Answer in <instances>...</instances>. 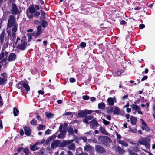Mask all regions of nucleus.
<instances>
[{
	"mask_svg": "<svg viewBox=\"0 0 155 155\" xmlns=\"http://www.w3.org/2000/svg\"><path fill=\"white\" fill-rule=\"evenodd\" d=\"M15 38V32H12V37L10 38V39L12 40H14Z\"/></svg>",
	"mask_w": 155,
	"mask_h": 155,
	"instance_id": "obj_41",
	"label": "nucleus"
},
{
	"mask_svg": "<svg viewBox=\"0 0 155 155\" xmlns=\"http://www.w3.org/2000/svg\"><path fill=\"white\" fill-rule=\"evenodd\" d=\"M114 113L115 114H118L120 113L119 109L117 107H115L114 109Z\"/></svg>",
	"mask_w": 155,
	"mask_h": 155,
	"instance_id": "obj_30",
	"label": "nucleus"
},
{
	"mask_svg": "<svg viewBox=\"0 0 155 155\" xmlns=\"http://www.w3.org/2000/svg\"><path fill=\"white\" fill-rule=\"evenodd\" d=\"M12 14H19L20 12L18 11L17 6L15 3L12 4Z\"/></svg>",
	"mask_w": 155,
	"mask_h": 155,
	"instance_id": "obj_6",
	"label": "nucleus"
},
{
	"mask_svg": "<svg viewBox=\"0 0 155 155\" xmlns=\"http://www.w3.org/2000/svg\"><path fill=\"white\" fill-rule=\"evenodd\" d=\"M83 98L85 100H88L89 99V97L88 96L84 95L83 96Z\"/></svg>",
	"mask_w": 155,
	"mask_h": 155,
	"instance_id": "obj_50",
	"label": "nucleus"
},
{
	"mask_svg": "<svg viewBox=\"0 0 155 155\" xmlns=\"http://www.w3.org/2000/svg\"><path fill=\"white\" fill-rule=\"evenodd\" d=\"M23 152L26 155H28L29 152V149L27 148H25L23 150Z\"/></svg>",
	"mask_w": 155,
	"mask_h": 155,
	"instance_id": "obj_40",
	"label": "nucleus"
},
{
	"mask_svg": "<svg viewBox=\"0 0 155 155\" xmlns=\"http://www.w3.org/2000/svg\"><path fill=\"white\" fill-rule=\"evenodd\" d=\"M67 126L68 124H67L65 123L64 124L63 128V131L66 132Z\"/></svg>",
	"mask_w": 155,
	"mask_h": 155,
	"instance_id": "obj_43",
	"label": "nucleus"
},
{
	"mask_svg": "<svg viewBox=\"0 0 155 155\" xmlns=\"http://www.w3.org/2000/svg\"><path fill=\"white\" fill-rule=\"evenodd\" d=\"M59 130L60 132L63 131V125L61 124L60 126L59 127Z\"/></svg>",
	"mask_w": 155,
	"mask_h": 155,
	"instance_id": "obj_57",
	"label": "nucleus"
},
{
	"mask_svg": "<svg viewBox=\"0 0 155 155\" xmlns=\"http://www.w3.org/2000/svg\"><path fill=\"white\" fill-rule=\"evenodd\" d=\"M98 107L99 109H103L105 107V104L103 102H101L98 104Z\"/></svg>",
	"mask_w": 155,
	"mask_h": 155,
	"instance_id": "obj_16",
	"label": "nucleus"
},
{
	"mask_svg": "<svg viewBox=\"0 0 155 155\" xmlns=\"http://www.w3.org/2000/svg\"><path fill=\"white\" fill-rule=\"evenodd\" d=\"M84 111L85 115L87 114H90L92 112V111L91 110H85Z\"/></svg>",
	"mask_w": 155,
	"mask_h": 155,
	"instance_id": "obj_42",
	"label": "nucleus"
},
{
	"mask_svg": "<svg viewBox=\"0 0 155 155\" xmlns=\"http://www.w3.org/2000/svg\"><path fill=\"white\" fill-rule=\"evenodd\" d=\"M60 134L58 136V137L59 138L63 139L66 137V132L63 131L60 132Z\"/></svg>",
	"mask_w": 155,
	"mask_h": 155,
	"instance_id": "obj_13",
	"label": "nucleus"
},
{
	"mask_svg": "<svg viewBox=\"0 0 155 155\" xmlns=\"http://www.w3.org/2000/svg\"><path fill=\"white\" fill-rule=\"evenodd\" d=\"M118 152H119L120 153H123L124 152V150H123L120 147L118 146Z\"/></svg>",
	"mask_w": 155,
	"mask_h": 155,
	"instance_id": "obj_37",
	"label": "nucleus"
},
{
	"mask_svg": "<svg viewBox=\"0 0 155 155\" xmlns=\"http://www.w3.org/2000/svg\"><path fill=\"white\" fill-rule=\"evenodd\" d=\"M88 120H91L93 118V117L91 115H89L85 117Z\"/></svg>",
	"mask_w": 155,
	"mask_h": 155,
	"instance_id": "obj_47",
	"label": "nucleus"
},
{
	"mask_svg": "<svg viewBox=\"0 0 155 155\" xmlns=\"http://www.w3.org/2000/svg\"><path fill=\"white\" fill-rule=\"evenodd\" d=\"M25 134L27 136H29L31 134V130L29 127L25 126L24 127Z\"/></svg>",
	"mask_w": 155,
	"mask_h": 155,
	"instance_id": "obj_10",
	"label": "nucleus"
},
{
	"mask_svg": "<svg viewBox=\"0 0 155 155\" xmlns=\"http://www.w3.org/2000/svg\"><path fill=\"white\" fill-rule=\"evenodd\" d=\"M92 149V147L89 145H86L84 147V150L86 151H91Z\"/></svg>",
	"mask_w": 155,
	"mask_h": 155,
	"instance_id": "obj_19",
	"label": "nucleus"
},
{
	"mask_svg": "<svg viewBox=\"0 0 155 155\" xmlns=\"http://www.w3.org/2000/svg\"><path fill=\"white\" fill-rule=\"evenodd\" d=\"M130 107L132 108L133 109L135 110V111H137V110H140V108L139 106L137 105L134 104H132L130 105Z\"/></svg>",
	"mask_w": 155,
	"mask_h": 155,
	"instance_id": "obj_17",
	"label": "nucleus"
},
{
	"mask_svg": "<svg viewBox=\"0 0 155 155\" xmlns=\"http://www.w3.org/2000/svg\"><path fill=\"white\" fill-rule=\"evenodd\" d=\"M28 38V41H29L32 38L31 35L30 34H26L25 36H23V39L24 40H27L26 38Z\"/></svg>",
	"mask_w": 155,
	"mask_h": 155,
	"instance_id": "obj_15",
	"label": "nucleus"
},
{
	"mask_svg": "<svg viewBox=\"0 0 155 155\" xmlns=\"http://www.w3.org/2000/svg\"><path fill=\"white\" fill-rule=\"evenodd\" d=\"M69 81L71 82H74L75 81V79L73 78H70L69 79Z\"/></svg>",
	"mask_w": 155,
	"mask_h": 155,
	"instance_id": "obj_58",
	"label": "nucleus"
},
{
	"mask_svg": "<svg viewBox=\"0 0 155 155\" xmlns=\"http://www.w3.org/2000/svg\"><path fill=\"white\" fill-rule=\"evenodd\" d=\"M67 153L68 155H74V154L72 152L69 150L67 152Z\"/></svg>",
	"mask_w": 155,
	"mask_h": 155,
	"instance_id": "obj_59",
	"label": "nucleus"
},
{
	"mask_svg": "<svg viewBox=\"0 0 155 155\" xmlns=\"http://www.w3.org/2000/svg\"><path fill=\"white\" fill-rule=\"evenodd\" d=\"M17 24L15 18L12 15H11L8 21V27L11 28Z\"/></svg>",
	"mask_w": 155,
	"mask_h": 155,
	"instance_id": "obj_2",
	"label": "nucleus"
},
{
	"mask_svg": "<svg viewBox=\"0 0 155 155\" xmlns=\"http://www.w3.org/2000/svg\"><path fill=\"white\" fill-rule=\"evenodd\" d=\"M37 36H38L41 33L42 28L40 25H38L37 27Z\"/></svg>",
	"mask_w": 155,
	"mask_h": 155,
	"instance_id": "obj_22",
	"label": "nucleus"
},
{
	"mask_svg": "<svg viewBox=\"0 0 155 155\" xmlns=\"http://www.w3.org/2000/svg\"><path fill=\"white\" fill-rule=\"evenodd\" d=\"M50 130L49 129H48L45 131V134H50Z\"/></svg>",
	"mask_w": 155,
	"mask_h": 155,
	"instance_id": "obj_64",
	"label": "nucleus"
},
{
	"mask_svg": "<svg viewBox=\"0 0 155 155\" xmlns=\"http://www.w3.org/2000/svg\"><path fill=\"white\" fill-rule=\"evenodd\" d=\"M88 119L86 118V117H85L84 118L83 120V122L86 123V124H89V123L88 122Z\"/></svg>",
	"mask_w": 155,
	"mask_h": 155,
	"instance_id": "obj_49",
	"label": "nucleus"
},
{
	"mask_svg": "<svg viewBox=\"0 0 155 155\" xmlns=\"http://www.w3.org/2000/svg\"><path fill=\"white\" fill-rule=\"evenodd\" d=\"M16 58V56L15 54L13 53L9 55L8 58V60L9 61H12L15 59Z\"/></svg>",
	"mask_w": 155,
	"mask_h": 155,
	"instance_id": "obj_12",
	"label": "nucleus"
},
{
	"mask_svg": "<svg viewBox=\"0 0 155 155\" xmlns=\"http://www.w3.org/2000/svg\"><path fill=\"white\" fill-rule=\"evenodd\" d=\"M5 31H3L1 34L0 36V39L2 43H3L4 42V39Z\"/></svg>",
	"mask_w": 155,
	"mask_h": 155,
	"instance_id": "obj_23",
	"label": "nucleus"
},
{
	"mask_svg": "<svg viewBox=\"0 0 155 155\" xmlns=\"http://www.w3.org/2000/svg\"><path fill=\"white\" fill-rule=\"evenodd\" d=\"M68 148L71 150L74 149L75 147V145L74 143H71L68 146Z\"/></svg>",
	"mask_w": 155,
	"mask_h": 155,
	"instance_id": "obj_28",
	"label": "nucleus"
},
{
	"mask_svg": "<svg viewBox=\"0 0 155 155\" xmlns=\"http://www.w3.org/2000/svg\"><path fill=\"white\" fill-rule=\"evenodd\" d=\"M13 113L14 116H18L19 114L18 110L15 107H14L13 108Z\"/></svg>",
	"mask_w": 155,
	"mask_h": 155,
	"instance_id": "obj_25",
	"label": "nucleus"
},
{
	"mask_svg": "<svg viewBox=\"0 0 155 155\" xmlns=\"http://www.w3.org/2000/svg\"><path fill=\"white\" fill-rule=\"evenodd\" d=\"M147 78V76H144L141 79V81H143L145 80H146Z\"/></svg>",
	"mask_w": 155,
	"mask_h": 155,
	"instance_id": "obj_61",
	"label": "nucleus"
},
{
	"mask_svg": "<svg viewBox=\"0 0 155 155\" xmlns=\"http://www.w3.org/2000/svg\"><path fill=\"white\" fill-rule=\"evenodd\" d=\"M96 151L99 153H102L104 152V150L101 146L96 145L95 146Z\"/></svg>",
	"mask_w": 155,
	"mask_h": 155,
	"instance_id": "obj_8",
	"label": "nucleus"
},
{
	"mask_svg": "<svg viewBox=\"0 0 155 155\" xmlns=\"http://www.w3.org/2000/svg\"><path fill=\"white\" fill-rule=\"evenodd\" d=\"M41 25L43 27H45L47 26V22L45 20H43L42 21Z\"/></svg>",
	"mask_w": 155,
	"mask_h": 155,
	"instance_id": "obj_32",
	"label": "nucleus"
},
{
	"mask_svg": "<svg viewBox=\"0 0 155 155\" xmlns=\"http://www.w3.org/2000/svg\"><path fill=\"white\" fill-rule=\"evenodd\" d=\"M141 129L143 130H146V131H147L149 130L148 126L147 124L142 126L141 127Z\"/></svg>",
	"mask_w": 155,
	"mask_h": 155,
	"instance_id": "obj_33",
	"label": "nucleus"
},
{
	"mask_svg": "<svg viewBox=\"0 0 155 155\" xmlns=\"http://www.w3.org/2000/svg\"><path fill=\"white\" fill-rule=\"evenodd\" d=\"M41 14L40 16V19H43L45 17V12L43 11H41Z\"/></svg>",
	"mask_w": 155,
	"mask_h": 155,
	"instance_id": "obj_35",
	"label": "nucleus"
},
{
	"mask_svg": "<svg viewBox=\"0 0 155 155\" xmlns=\"http://www.w3.org/2000/svg\"><path fill=\"white\" fill-rule=\"evenodd\" d=\"M1 76H2L3 79H5V80H7L8 75L7 74L5 73H3L2 74H1Z\"/></svg>",
	"mask_w": 155,
	"mask_h": 155,
	"instance_id": "obj_36",
	"label": "nucleus"
},
{
	"mask_svg": "<svg viewBox=\"0 0 155 155\" xmlns=\"http://www.w3.org/2000/svg\"><path fill=\"white\" fill-rule=\"evenodd\" d=\"M145 27V25L143 24H140L139 25V28L140 29H143Z\"/></svg>",
	"mask_w": 155,
	"mask_h": 155,
	"instance_id": "obj_56",
	"label": "nucleus"
},
{
	"mask_svg": "<svg viewBox=\"0 0 155 155\" xmlns=\"http://www.w3.org/2000/svg\"><path fill=\"white\" fill-rule=\"evenodd\" d=\"M27 44L26 42L23 41L22 40H21V42L18 44V45L17 46V48L21 50H24Z\"/></svg>",
	"mask_w": 155,
	"mask_h": 155,
	"instance_id": "obj_4",
	"label": "nucleus"
},
{
	"mask_svg": "<svg viewBox=\"0 0 155 155\" xmlns=\"http://www.w3.org/2000/svg\"><path fill=\"white\" fill-rule=\"evenodd\" d=\"M103 120L104 124L106 125H108L110 124L109 121H107L104 119Z\"/></svg>",
	"mask_w": 155,
	"mask_h": 155,
	"instance_id": "obj_45",
	"label": "nucleus"
},
{
	"mask_svg": "<svg viewBox=\"0 0 155 155\" xmlns=\"http://www.w3.org/2000/svg\"><path fill=\"white\" fill-rule=\"evenodd\" d=\"M130 120L131 124L133 125H135L137 121L136 118L133 116H131L130 117Z\"/></svg>",
	"mask_w": 155,
	"mask_h": 155,
	"instance_id": "obj_18",
	"label": "nucleus"
},
{
	"mask_svg": "<svg viewBox=\"0 0 155 155\" xmlns=\"http://www.w3.org/2000/svg\"><path fill=\"white\" fill-rule=\"evenodd\" d=\"M46 117L48 118H52L54 116V114L51 113H48L47 112L45 113Z\"/></svg>",
	"mask_w": 155,
	"mask_h": 155,
	"instance_id": "obj_26",
	"label": "nucleus"
},
{
	"mask_svg": "<svg viewBox=\"0 0 155 155\" xmlns=\"http://www.w3.org/2000/svg\"><path fill=\"white\" fill-rule=\"evenodd\" d=\"M72 114V112H65L63 114V116H68V115H71Z\"/></svg>",
	"mask_w": 155,
	"mask_h": 155,
	"instance_id": "obj_46",
	"label": "nucleus"
},
{
	"mask_svg": "<svg viewBox=\"0 0 155 155\" xmlns=\"http://www.w3.org/2000/svg\"><path fill=\"white\" fill-rule=\"evenodd\" d=\"M45 142V140L44 139H42L41 140L40 142H37L39 145H40L41 144Z\"/></svg>",
	"mask_w": 155,
	"mask_h": 155,
	"instance_id": "obj_53",
	"label": "nucleus"
},
{
	"mask_svg": "<svg viewBox=\"0 0 155 155\" xmlns=\"http://www.w3.org/2000/svg\"><path fill=\"white\" fill-rule=\"evenodd\" d=\"M38 93L39 94H41V95H43L44 93V92L43 91L41 90L38 91Z\"/></svg>",
	"mask_w": 155,
	"mask_h": 155,
	"instance_id": "obj_62",
	"label": "nucleus"
},
{
	"mask_svg": "<svg viewBox=\"0 0 155 155\" xmlns=\"http://www.w3.org/2000/svg\"><path fill=\"white\" fill-rule=\"evenodd\" d=\"M60 142V141L58 140L54 141L51 145V147L52 148H55L57 147L59 145Z\"/></svg>",
	"mask_w": 155,
	"mask_h": 155,
	"instance_id": "obj_9",
	"label": "nucleus"
},
{
	"mask_svg": "<svg viewBox=\"0 0 155 155\" xmlns=\"http://www.w3.org/2000/svg\"><path fill=\"white\" fill-rule=\"evenodd\" d=\"M34 13V16L35 17H38L40 15V12L38 11L36 12H35Z\"/></svg>",
	"mask_w": 155,
	"mask_h": 155,
	"instance_id": "obj_44",
	"label": "nucleus"
},
{
	"mask_svg": "<svg viewBox=\"0 0 155 155\" xmlns=\"http://www.w3.org/2000/svg\"><path fill=\"white\" fill-rule=\"evenodd\" d=\"M117 101L115 97H109L107 100L106 102L107 105L110 106H113L115 102Z\"/></svg>",
	"mask_w": 155,
	"mask_h": 155,
	"instance_id": "obj_3",
	"label": "nucleus"
},
{
	"mask_svg": "<svg viewBox=\"0 0 155 155\" xmlns=\"http://www.w3.org/2000/svg\"><path fill=\"white\" fill-rule=\"evenodd\" d=\"M128 95L127 94L124 96L122 98V99L123 100H125L128 97Z\"/></svg>",
	"mask_w": 155,
	"mask_h": 155,
	"instance_id": "obj_63",
	"label": "nucleus"
},
{
	"mask_svg": "<svg viewBox=\"0 0 155 155\" xmlns=\"http://www.w3.org/2000/svg\"><path fill=\"white\" fill-rule=\"evenodd\" d=\"M38 144L37 142H36L35 144L30 146V148L32 151H35L39 149V147L38 146Z\"/></svg>",
	"mask_w": 155,
	"mask_h": 155,
	"instance_id": "obj_11",
	"label": "nucleus"
},
{
	"mask_svg": "<svg viewBox=\"0 0 155 155\" xmlns=\"http://www.w3.org/2000/svg\"><path fill=\"white\" fill-rule=\"evenodd\" d=\"M37 121L35 119H33L30 122L31 124L32 125H35L37 124Z\"/></svg>",
	"mask_w": 155,
	"mask_h": 155,
	"instance_id": "obj_38",
	"label": "nucleus"
},
{
	"mask_svg": "<svg viewBox=\"0 0 155 155\" xmlns=\"http://www.w3.org/2000/svg\"><path fill=\"white\" fill-rule=\"evenodd\" d=\"M139 143L144 145L147 148H149L150 147L149 141L147 138H141L139 140Z\"/></svg>",
	"mask_w": 155,
	"mask_h": 155,
	"instance_id": "obj_1",
	"label": "nucleus"
},
{
	"mask_svg": "<svg viewBox=\"0 0 155 155\" xmlns=\"http://www.w3.org/2000/svg\"><path fill=\"white\" fill-rule=\"evenodd\" d=\"M7 80L5 79H3L2 78H0V85H4L7 82Z\"/></svg>",
	"mask_w": 155,
	"mask_h": 155,
	"instance_id": "obj_21",
	"label": "nucleus"
},
{
	"mask_svg": "<svg viewBox=\"0 0 155 155\" xmlns=\"http://www.w3.org/2000/svg\"><path fill=\"white\" fill-rule=\"evenodd\" d=\"M100 130L103 134L107 135H108V133L106 130L104 128L101 127H100Z\"/></svg>",
	"mask_w": 155,
	"mask_h": 155,
	"instance_id": "obj_20",
	"label": "nucleus"
},
{
	"mask_svg": "<svg viewBox=\"0 0 155 155\" xmlns=\"http://www.w3.org/2000/svg\"><path fill=\"white\" fill-rule=\"evenodd\" d=\"M133 150L135 152H138L139 151V149L137 147H134L133 148Z\"/></svg>",
	"mask_w": 155,
	"mask_h": 155,
	"instance_id": "obj_54",
	"label": "nucleus"
},
{
	"mask_svg": "<svg viewBox=\"0 0 155 155\" xmlns=\"http://www.w3.org/2000/svg\"><path fill=\"white\" fill-rule=\"evenodd\" d=\"M73 141V140L63 141L60 143V146L61 147L65 146L71 143Z\"/></svg>",
	"mask_w": 155,
	"mask_h": 155,
	"instance_id": "obj_7",
	"label": "nucleus"
},
{
	"mask_svg": "<svg viewBox=\"0 0 155 155\" xmlns=\"http://www.w3.org/2000/svg\"><path fill=\"white\" fill-rule=\"evenodd\" d=\"M117 141L118 143L121 144L123 146L127 147L128 146L127 144L124 141L121 140H118Z\"/></svg>",
	"mask_w": 155,
	"mask_h": 155,
	"instance_id": "obj_24",
	"label": "nucleus"
},
{
	"mask_svg": "<svg viewBox=\"0 0 155 155\" xmlns=\"http://www.w3.org/2000/svg\"><path fill=\"white\" fill-rule=\"evenodd\" d=\"M98 123L95 119H93L90 122V126L91 128L95 129L98 126Z\"/></svg>",
	"mask_w": 155,
	"mask_h": 155,
	"instance_id": "obj_5",
	"label": "nucleus"
},
{
	"mask_svg": "<svg viewBox=\"0 0 155 155\" xmlns=\"http://www.w3.org/2000/svg\"><path fill=\"white\" fill-rule=\"evenodd\" d=\"M68 131L69 133L70 134H74V131L73 128L71 126L69 127L68 130Z\"/></svg>",
	"mask_w": 155,
	"mask_h": 155,
	"instance_id": "obj_27",
	"label": "nucleus"
},
{
	"mask_svg": "<svg viewBox=\"0 0 155 155\" xmlns=\"http://www.w3.org/2000/svg\"><path fill=\"white\" fill-rule=\"evenodd\" d=\"M22 85L25 88L27 91V92L30 90V87L27 84L24 82H22Z\"/></svg>",
	"mask_w": 155,
	"mask_h": 155,
	"instance_id": "obj_14",
	"label": "nucleus"
},
{
	"mask_svg": "<svg viewBox=\"0 0 155 155\" xmlns=\"http://www.w3.org/2000/svg\"><path fill=\"white\" fill-rule=\"evenodd\" d=\"M19 133H20V134L21 135V136L23 135L24 133V131H23V129H21L20 130Z\"/></svg>",
	"mask_w": 155,
	"mask_h": 155,
	"instance_id": "obj_60",
	"label": "nucleus"
},
{
	"mask_svg": "<svg viewBox=\"0 0 155 155\" xmlns=\"http://www.w3.org/2000/svg\"><path fill=\"white\" fill-rule=\"evenodd\" d=\"M45 128V126L44 125H39L38 129L39 130H44Z\"/></svg>",
	"mask_w": 155,
	"mask_h": 155,
	"instance_id": "obj_39",
	"label": "nucleus"
},
{
	"mask_svg": "<svg viewBox=\"0 0 155 155\" xmlns=\"http://www.w3.org/2000/svg\"><path fill=\"white\" fill-rule=\"evenodd\" d=\"M130 130L132 132L134 133H136L137 132V130L136 128H134L133 129H130Z\"/></svg>",
	"mask_w": 155,
	"mask_h": 155,
	"instance_id": "obj_55",
	"label": "nucleus"
},
{
	"mask_svg": "<svg viewBox=\"0 0 155 155\" xmlns=\"http://www.w3.org/2000/svg\"><path fill=\"white\" fill-rule=\"evenodd\" d=\"M81 138L83 139L85 142H86L87 141V137L85 136L81 137Z\"/></svg>",
	"mask_w": 155,
	"mask_h": 155,
	"instance_id": "obj_52",
	"label": "nucleus"
},
{
	"mask_svg": "<svg viewBox=\"0 0 155 155\" xmlns=\"http://www.w3.org/2000/svg\"><path fill=\"white\" fill-rule=\"evenodd\" d=\"M80 45L81 47L84 48L86 46V43L85 42H81L80 44Z\"/></svg>",
	"mask_w": 155,
	"mask_h": 155,
	"instance_id": "obj_48",
	"label": "nucleus"
},
{
	"mask_svg": "<svg viewBox=\"0 0 155 155\" xmlns=\"http://www.w3.org/2000/svg\"><path fill=\"white\" fill-rule=\"evenodd\" d=\"M85 115L84 111H81L78 114V116L81 117H83Z\"/></svg>",
	"mask_w": 155,
	"mask_h": 155,
	"instance_id": "obj_29",
	"label": "nucleus"
},
{
	"mask_svg": "<svg viewBox=\"0 0 155 155\" xmlns=\"http://www.w3.org/2000/svg\"><path fill=\"white\" fill-rule=\"evenodd\" d=\"M17 24L13 26V28L12 29V32H15L17 29Z\"/></svg>",
	"mask_w": 155,
	"mask_h": 155,
	"instance_id": "obj_31",
	"label": "nucleus"
},
{
	"mask_svg": "<svg viewBox=\"0 0 155 155\" xmlns=\"http://www.w3.org/2000/svg\"><path fill=\"white\" fill-rule=\"evenodd\" d=\"M29 12L31 13H33L35 12V10L34 8L33 7H30L29 8Z\"/></svg>",
	"mask_w": 155,
	"mask_h": 155,
	"instance_id": "obj_34",
	"label": "nucleus"
},
{
	"mask_svg": "<svg viewBox=\"0 0 155 155\" xmlns=\"http://www.w3.org/2000/svg\"><path fill=\"white\" fill-rule=\"evenodd\" d=\"M130 155H137L136 153H134L131 150L129 151Z\"/></svg>",
	"mask_w": 155,
	"mask_h": 155,
	"instance_id": "obj_51",
	"label": "nucleus"
}]
</instances>
